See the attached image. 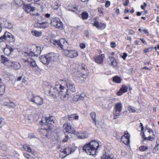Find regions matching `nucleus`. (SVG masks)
<instances>
[{
	"label": "nucleus",
	"mask_w": 159,
	"mask_h": 159,
	"mask_svg": "<svg viewBox=\"0 0 159 159\" xmlns=\"http://www.w3.org/2000/svg\"><path fill=\"white\" fill-rule=\"evenodd\" d=\"M62 84L59 81L56 82L54 87H50L49 93L51 96L54 98L58 96L64 101L68 99V95L67 94L66 89Z\"/></svg>",
	"instance_id": "f257e3e1"
},
{
	"label": "nucleus",
	"mask_w": 159,
	"mask_h": 159,
	"mask_svg": "<svg viewBox=\"0 0 159 159\" xmlns=\"http://www.w3.org/2000/svg\"><path fill=\"white\" fill-rule=\"evenodd\" d=\"M29 52H25L23 57L21 59V61L24 67L32 68L36 72H39V67L35 61L32 58Z\"/></svg>",
	"instance_id": "f03ea898"
},
{
	"label": "nucleus",
	"mask_w": 159,
	"mask_h": 159,
	"mask_svg": "<svg viewBox=\"0 0 159 159\" xmlns=\"http://www.w3.org/2000/svg\"><path fill=\"white\" fill-rule=\"evenodd\" d=\"M100 147L101 146L98 142L95 140H92L84 145L83 146V149L88 154L94 156Z\"/></svg>",
	"instance_id": "7ed1b4c3"
},
{
	"label": "nucleus",
	"mask_w": 159,
	"mask_h": 159,
	"mask_svg": "<svg viewBox=\"0 0 159 159\" xmlns=\"http://www.w3.org/2000/svg\"><path fill=\"white\" fill-rule=\"evenodd\" d=\"M1 62L2 63L9 68L15 70H18L21 67V65L19 63L14 62L10 61L7 58L2 55L1 56Z\"/></svg>",
	"instance_id": "20e7f679"
},
{
	"label": "nucleus",
	"mask_w": 159,
	"mask_h": 159,
	"mask_svg": "<svg viewBox=\"0 0 159 159\" xmlns=\"http://www.w3.org/2000/svg\"><path fill=\"white\" fill-rule=\"evenodd\" d=\"M55 118L53 116L49 117H43L40 122L42 123L43 126H47L48 129H52V125L54 122Z\"/></svg>",
	"instance_id": "39448f33"
},
{
	"label": "nucleus",
	"mask_w": 159,
	"mask_h": 159,
	"mask_svg": "<svg viewBox=\"0 0 159 159\" xmlns=\"http://www.w3.org/2000/svg\"><path fill=\"white\" fill-rule=\"evenodd\" d=\"M144 140H148L151 141L154 140V135L152 130L150 128H146L145 132L141 133Z\"/></svg>",
	"instance_id": "423d86ee"
},
{
	"label": "nucleus",
	"mask_w": 159,
	"mask_h": 159,
	"mask_svg": "<svg viewBox=\"0 0 159 159\" xmlns=\"http://www.w3.org/2000/svg\"><path fill=\"white\" fill-rule=\"evenodd\" d=\"M61 84H62V85L64 86L66 85L67 88L71 91L74 92L75 91V86L74 84L70 80L68 79L59 81Z\"/></svg>",
	"instance_id": "0eeeda50"
},
{
	"label": "nucleus",
	"mask_w": 159,
	"mask_h": 159,
	"mask_svg": "<svg viewBox=\"0 0 159 159\" xmlns=\"http://www.w3.org/2000/svg\"><path fill=\"white\" fill-rule=\"evenodd\" d=\"M53 43L57 46L60 47L63 51L66 50L68 46L67 42L64 39H61L59 40H54Z\"/></svg>",
	"instance_id": "6e6552de"
},
{
	"label": "nucleus",
	"mask_w": 159,
	"mask_h": 159,
	"mask_svg": "<svg viewBox=\"0 0 159 159\" xmlns=\"http://www.w3.org/2000/svg\"><path fill=\"white\" fill-rule=\"evenodd\" d=\"M63 53L66 56L72 58H76L78 56V52L74 50L66 49L63 51Z\"/></svg>",
	"instance_id": "1a4fd4ad"
},
{
	"label": "nucleus",
	"mask_w": 159,
	"mask_h": 159,
	"mask_svg": "<svg viewBox=\"0 0 159 159\" xmlns=\"http://www.w3.org/2000/svg\"><path fill=\"white\" fill-rule=\"evenodd\" d=\"M63 131L65 133H67L70 136L71 134H73L75 133L74 129L72 127L70 124L68 123L64 124L63 125Z\"/></svg>",
	"instance_id": "9d476101"
},
{
	"label": "nucleus",
	"mask_w": 159,
	"mask_h": 159,
	"mask_svg": "<svg viewBox=\"0 0 159 159\" xmlns=\"http://www.w3.org/2000/svg\"><path fill=\"white\" fill-rule=\"evenodd\" d=\"M81 72H78V77L79 78H83L86 79L88 76L89 71L87 69L85 65L83 64L81 67Z\"/></svg>",
	"instance_id": "9b49d317"
},
{
	"label": "nucleus",
	"mask_w": 159,
	"mask_h": 159,
	"mask_svg": "<svg viewBox=\"0 0 159 159\" xmlns=\"http://www.w3.org/2000/svg\"><path fill=\"white\" fill-rule=\"evenodd\" d=\"M27 52L30 53V55L31 56H37L41 52V47L39 46H35L33 49H31Z\"/></svg>",
	"instance_id": "f8f14e48"
},
{
	"label": "nucleus",
	"mask_w": 159,
	"mask_h": 159,
	"mask_svg": "<svg viewBox=\"0 0 159 159\" xmlns=\"http://www.w3.org/2000/svg\"><path fill=\"white\" fill-rule=\"evenodd\" d=\"M51 24L56 28H59L62 27L63 24L59 18H55L52 20Z\"/></svg>",
	"instance_id": "ddd939ff"
},
{
	"label": "nucleus",
	"mask_w": 159,
	"mask_h": 159,
	"mask_svg": "<svg viewBox=\"0 0 159 159\" xmlns=\"http://www.w3.org/2000/svg\"><path fill=\"white\" fill-rule=\"evenodd\" d=\"M31 102H34L38 105H41L43 104V99L39 96H34L30 99Z\"/></svg>",
	"instance_id": "4468645a"
},
{
	"label": "nucleus",
	"mask_w": 159,
	"mask_h": 159,
	"mask_svg": "<svg viewBox=\"0 0 159 159\" xmlns=\"http://www.w3.org/2000/svg\"><path fill=\"white\" fill-rule=\"evenodd\" d=\"M129 134L127 131H125L124 135L121 138V141L126 145L129 143Z\"/></svg>",
	"instance_id": "2eb2a0df"
},
{
	"label": "nucleus",
	"mask_w": 159,
	"mask_h": 159,
	"mask_svg": "<svg viewBox=\"0 0 159 159\" xmlns=\"http://www.w3.org/2000/svg\"><path fill=\"white\" fill-rule=\"evenodd\" d=\"M4 39L10 42H13L15 40L14 36L10 33L6 32L4 34Z\"/></svg>",
	"instance_id": "dca6fc26"
},
{
	"label": "nucleus",
	"mask_w": 159,
	"mask_h": 159,
	"mask_svg": "<svg viewBox=\"0 0 159 159\" xmlns=\"http://www.w3.org/2000/svg\"><path fill=\"white\" fill-rule=\"evenodd\" d=\"M47 55V59L49 63L56 60L57 59V55L54 53H50Z\"/></svg>",
	"instance_id": "f3484780"
},
{
	"label": "nucleus",
	"mask_w": 159,
	"mask_h": 159,
	"mask_svg": "<svg viewBox=\"0 0 159 159\" xmlns=\"http://www.w3.org/2000/svg\"><path fill=\"white\" fill-rule=\"evenodd\" d=\"M109 64L113 67L116 68L117 66V63L116 59L113 57H110L108 59Z\"/></svg>",
	"instance_id": "a211bd4d"
},
{
	"label": "nucleus",
	"mask_w": 159,
	"mask_h": 159,
	"mask_svg": "<svg viewBox=\"0 0 159 159\" xmlns=\"http://www.w3.org/2000/svg\"><path fill=\"white\" fill-rule=\"evenodd\" d=\"M93 25L99 29L102 30L105 28L106 25L104 23L99 22L98 21H95L93 23Z\"/></svg>",
	"instance_id": "6ab92c4d"
},
{
	"label": "nucleus",
	"mask_w": 159,
	"mask_h": 159,
	"mask_svg": "<svg viewBox=\"0 0 159 159\" xmlns=\"http://www.w3.org/2000/svg\"><path fill=\"white\" fill-rule=\"evenodd\" d=\"M104 57V55L102 54L94 57L95 61L98 64H102L103 63Z\"/></svg>",
	"instance_id": "aec40b11"
},
{
	"label": "nucleus",
	"mask_w": 159,
	"mask_h": 159,
	"mask_svg": "<svg viewBox=\"0 0 159 159\" xmlns=\"http://www.w3.org/2000/svg\"><path fill=\"white\" fill-rule=\"evenodd\" d=\"M27 115H26L25 117V120H30L31 119V116H34V114L36 113V110L34 109L31 111V114H30V111L28 110L27 111Z\"/></svg>",
	"instance_id": "412c9836"
},
{
	"label": "nucleus",
	"mask_w": 159,
	"mask_h": 159,
	"mask_svg": "<svg viewBox=\"0 0 159 159\" xmlns=\"http://www.w3.org/2000/svg\"><path fill=\"white\" fill-rule=\"evenodd\" d=\"M76 135L78 137L81 139H84L88 137V134L86 132L80 131L77 133Z\"/></svg>",
	"instance_id": "4be33fe9"
},
{
	"label": "nucleus",
	"mask_w": 159,
	"mask_h": 159,
	"mask_svg": "<svg viewBox=\"0 0 159 159\" xmlns=\"http://www.w3.org/2000/svg\"><path fill=\"white\" fill-rule=\"evenodd\" d=\"M128 89V87L126 86L123 85L119 91L117 93V95L119 96L121 95L123 93L127 91Z\"/></svg>",
	"instance_id": "5701e85b"
},
{
	"label": "nucleus",
	"mask_w": 159,
	"mask_h": 159,
	"mask_svg": "<svg viewBox=\"0 0 159 159\" xmlns=\"http://www.w3.org/2000/svg\"><path fill=\"white\" fill-rule=\"evenodd\" d=\"M51 129H48L47 126L44 128H41L40 130V133L43 134V136H45L48 137V131Z\"/></svg>",
	"instance_id": "b1692460"
},
{
	"label": "nucleus",
	"mask_w": 159,
	"mask_h": 159,
	"mask_svg": "<svg viewBox=\"0 0 159 159\" xmlns=\"http://www.w3.org/2000/svg\"><path fill=\"white\" fill-rule=\"evenodd\" d=\"M13 49L9 46L7 47L3 50V52L7 56H10V54L13 52Z\"/></svg>",
	"instance_id": "393cba45"
},
{
	"label": "nucleus",
	"mask_w": 159,
	"mask_h": 159,
	"mask_svg": "<svg viewBox=\"0 0 159 159\" xmlns=\"http://www.w3.org/2000/svg\"><path fill=\"white\" fill-rule=\"evenodd\" d=\"M34 19L36 21L39 22L42 21L44 19V16L39 13H37L34 16Z\"/></svg>",
	"instance_id": "a878e982"
},
{
	"label": "nucleus",
	"mask_w": 159,
	"mask_h": 159,
	"mask_svg": "<svg viewBox=\"0 0 159 159\" xmlns=\"http://www.w3.org/2000/svg\"><path fill=\"white\" fill-rule=\"evenodd\" d=\"M101 159H116V158L112 154H108L105 153L101 157Z\"/></svg>",
	"instance_id": "bb28decb"
},
{
	"label": "nucleus",
	"mask_w": 159,
	"mask_h": 159,
	"mask_svg": "<svg viewBox=\"0 0 159 159\" xmlns=\"http://www.w3.org/2000/svg\"><path fill=\"white\" fill-rule=\"evenodd\" d=\"M39 60L41 62L45 64H48L49 63L47 59V55L42 56L39 57Z\"/></svg>",
	"instance_id": "cd10ccee"
},
{
	"label": "nucleus",
	"mask_w": 159,
	"mask_h": 159,
	"mask_svg": "<svg viewBox=\"0 0 159 159\" xmlns=\"http://www.w3.org/2000/svg\"><path fill=\"white\" fill-rule=\"evenodd\" d=\"M122 109V105L120 102H117L115 104L114 110L121 112Z\"/></svg>",
	"instance_id": "c85d7f7f"
},
{
	"label": "nucleus",
	"mask_w": 159,
	"mask_h": 159,
	"mask_svg": "<svg viewBox=\"0 0 159 159\" xmlns=\"http://www.w3.org/2000/svg\"><path fill=\"white\" fill-rule=\"evenodd\" d=\"M71 152V149L69 148H65L61 152L62 153H64L66 155L65 157L70 154Z\"/></svg>",
	"instance_id": "c756f323"
},
{
	"label": "nucleus",
	"mask_w": 159,
	"mask_h": 159,
	"mask_svg": "<svg viewBox=\"0 0 159 159\" xmlns=\"http://www.w3.org/2000/svg\"><path fill=\"white\" fill-rule=\"evenodd\" d=\"M67 118L69 120H78L79 119V116L76 115L75 114L69 115Z\"/></svg>",
	"instance_id": "7c9ffc66"
},
{
	"label": "nucleus",
	"mask_w": 159,
	"mask_h": 159,
	"mask_svg": "<svg viewBox=\"0 0 159 159\" xmlns=\"http://www.w3.org/2000/svg\"><path fill=\"white\" fill-rule=\"evenodd\" d=\"M31 33L33 35L37 37H40L42 35L41 32L34 30H32Z\"/></svg>",
	"instance_id": "2f4dec72"
},
{
	"label": "nucleus",
	"mask_w": 159,
	"mask_h": 159,
	"mask_svg": "<svg viewBox=\"0 0 159 159\" xmlns=\"http://www.w3.org/2000/svg\"><path fill=\"white\" fill-rule=\"evenodd\" d=\"M5 90V86L3 83L0 82V95L3 94Z\"/></svg>",
	"instance_id": "473e14b6"
},
{
	"label": "nucleus",
	"mask_w": 159,
	"mask_h": 159,
	"mask_svg": "<svg viewBox=\"0 0 159 159\" xmlns=\"http://www.w3.org/2000/svg\"><path fill=\"white\" fill-rule=\"evenodd\" d=\"M121 115V112L115 110H114L113 116L114 119H116Z\"/></svg>",
	"instance_id": "72a5a7b5"
},
{
	"label": "nucleus",
	"mask_w": 159,
	"mask_h": 159,
	"mask_svg": "<svg viewBox=\"0 0 159 159\" xmlns=\"http://www.w3.org/2000/svg\"><path fill=\"white\" fill-rule=\"evenodd\" d=\"M122 80L120 77L116 76L113 78V81L116 83H120L121 81Z\"/></svg>",
	"instance_id": "f704fd0d"
},
{
	"label": "nucleus",
	"mask_w": 159,
	"mask_h": 159,
	"mask_svg": "<svg viewBox=\"0 0 159 159\" xmlns=\"http://www.w3.org/2000/svg\"><path fill=\"white\" fill-rule=\"evenodd\" d=\"M60 5L59 4L58 2L57 1L55 2L52 5V7L54 10H56L58 9L60 6Z\"/></svg>",
	"instance_id": "c9c22d12"
},
{
	"label": "nucleus",
	"mask_w": 159,
	"mask_h": 159,
	"mask_svg": "<svg viewBox=\"0 0 159 159\" xmlns=\"http://www.w3.org/2000/svg\"><path fill=\"white\" fill-rule=\"evenodd\" d=\"M40 25L41 29H44L48 27L49 24L47 22L44 21V22H41Z\"/></svg>",
	"instance_id": "e433bc0d"
},
{
	"label": "nucleus",
	"mask_w": 159,
	"mask_h": 159,
	"mask_svg": "<svg viewBox=\"0 0 159 159\" xmlns=\"http://www.w3.org/2000/svg\"><path fill=\"white\" fill-rule=\"evenodd\" d=\"M90 116L91 117L93 120L94 121V123L96 126H97V122L96 121V115L94 112H92L90 114Z\"/></svg>",
	"instance_id": "4c0bfd02"
},
{
	"label": "nucleus",
	"mask_w": 159,
	"mask_h": 159,
	"mask_svg": "<svg viewBox=\"0 0 159 159\" xmlns=\"http://www.w3.org/2000/svg\"><path fill=\"white\" fill-rule=\"evenodd\" d=\"M23 148L26 151L29 152H31L32 149L29 145L27 144H24L23 146Z\"/></svg>",
	"instance_id": "58836bf2"
},
{
	"label": "nucleus",
	"mask_w": 159,
	"mask_h": 159,
	"mask_svg": "<svg viewBox=\"0 0 159 159\" xmlns=\"http://www.w3.org/2000/svg\"><path fill=\"white\" fill-rule=\"evenodd\" d=\"M4 26L5 28L11 29L12 28L13 25L11 23H10L6 21L4 25Z\"/></svg>",
	"instance_id": "ea45409f"
},
{
	"label": "nucleus",
	"mask_w": 159,
	"mask_h": 159,
	"mask_svg": "<svg viewBox=\"0 0 159 159\" xmlns=\"http://www.w3.org/2000/svg\"><path fill=\"white\" fill-rule=\"evenodd\" d=\"M81 16L83 19H86L88 18V14L87 12H84L81 14Z\"/></svg>",
	"instance_id": "a19ab883"
},
{
	"label": "nucleus",
	"mask_w": 159,
	"mask_h": 159,
	"mask_svg": "<svg viewBox=\"0 0 159 159\" xmlns=\"http://www.w3.org/2000/svg\"><path fill=\"white\" fill-rule=\"evenodd\" d=\"M66 9L69 10L71 11H74L73 9L75 8L71 4H69L68 6L66 7Z\"/></svg>",
	"instance_id": "79ce46f5"
},
{
	"label": "nucleus",
	"mask_w": 159,
	"mask_h": 159,
	"mask_svg": "<svg viewBox=\"0 0 159 159\" xmlns=\"http://www.w3.org/2000/svg\"><path fill=\"white\" fill-rule=\"evenodd\" d=\"M128 110L130 112H134L136 111V110L134 107L132 106L128 107Z\"/></svg>",
	"instance_id": "37998d69"
},
{
	"label": "nucleus",
	"mask_w": 159,
	"mask_h": 159,
	"mask_svg": "<svg viewBox=\"0 0 159 159\" xmlns=\"http://www.w3.org/2000/svg\"><path fill=\"white\" fill-rule=\"evenodd\" d=\"M148 147L147 146L142 145L139 148L140 150L141 151H144L147 149Z\"/></svg>",
	"instance_id": "c03bdc74"
},
{
	"label": "nucleus",
	"mask_w": 159,
	"mask_h": 159,
	"mask_svg": "<svg viewBox=\"0 0 159 159\" xmlns=\"http://www.w3.org/2000/svg\"><path fill=\"white\" fill-rule=\"evenodd\" d=\"M152 50V47H149L147 48H145L143 50V52L145 53H147L151 51Z\"/></svg>",
	"instance_id": "a18cd8bd"
},
{
	"label": "nucleus",
	"mask_w": 159,
	"mask_h": 159,
	"mask_svg": "<svg viewBox=\"0 0 159 159\" xmlns=\"http://www.w3.org/2000/svg\"><path fill=\"white\" fill-rule=\"evenodd\" d=\"M5 124L4 119L2 118H0V128H1Z\"/></svg>",
	"instance_id": "49530a36"
},
{
	"label": "nucleus",
	"mask_w": 159,
	"mask_h": 159,
	"mask_svg": "<svg viewBox=\"0 0 159 159\" xmlns=\"http://www.w3.org/2000/svg\"><path fill=\"white\" fill-rule=\"evenodd\" d=\"M23 154L24 157L27 159H34L32 157L26 153H23Z\"/></svg>",
	"instance_id": "de8ad7c7"
},
{
	"label": "nucleus",
	"mask_w": 159,
	"mask_h": 159,
	"mask_svg": "<svg viewBox=\"0 0 159 159\" xmlns=\"http://www.w3.org/2000/svg\"><path fill=\"white\" fill-rule=\"evenodd\" d=\"M37 22L35 23L34 25V27L36 28H40V25L41 22Z\"/></svg>",
	"instance_id": "09e8293b"
},
{
	"label": "nucleus",
	"mask_w": 159,
	"mask_h": 159,
	"mask_svg": "<svg viewBox=\"0 0 159 159\" xmlns=\"http://www.w3.org/2000/svg\"><path fill=\"white\" fill-rule=\"evenodd\" d=\"M80 95H76L74 96L73 100L74 101H79Z\"/></svg>",
	"instance_id": "8fccbe9b"
},
{
	"label": "nucleus",
	"mask_w": 159,
	"mask_h": 159,
	"mask_svg": "<svg viewBox=\"0 0 159 159\" xmlns=\"http://www.w3.org/2000/svg\"><path fill=\"white\" fill-rule=\"evenodd\" d=\"M7 100L8 101H5L3 102V103L2 104V105L5 106H9L10 101L7 99Z\"/></svg>",
	"instance_id": "3c124183"
},
{
	"label": "nucleus",
	"mask_w": 159,
	"mask_h": 159,
	"mask_svg": "<svg viewBox=\"0 0 159 159\" xmlns=\"http://www.w3.org/2000/svg\"><path fill=\"white\" fill-rule=\"evenodd\" d=\"M85 96V94L83 93L80 94V97H79V100H83L84 97Z\"/></svg>",
	"instance_id": "603ef678"
},
{
	"label": "nucleus",
	"mask_w": 159,
	"mask_h": 159,
	"mask_svg": "<svg viewBox=\"0 0 159 159\" xmlns=\"http://www.w3.org/2000/svg\"><path fill=\"white\" fill-rule=\"evenodd\" d=\"M24 8L25 11L28 13L29 11V10L30 9V6L27 5H25L24 7Z\"/></svg>",
	"instance_id": "864d4df0"
},
{
	"label": "nucleus",
	"mask_w": 159,
	"mask_h": 159,
	"mask_svg": "<svg viewBox=\"0 0 159 159\" xmlns=\"http://www.w3.org/2000/svg\"><path fill=\"white\" fill-rule=\"evenodd\" d=\"M69 135L68 134V135H66V138L63 139L62 142L64 143L67 142L68 139V138L69 137ZM69 138H70V137H69Z\"/></svg>",
	"instance_id": "5fc2aeb1"
},
{
	"label": "nucleus",
	"mask_w": 159,
	"mask_h": 159,
	"mask_svg": "<svg viewBox=\"0 0 159 159\" xmlns=\"http://www.w3.org/2000/svg\"><path fill=\"white\" fill-rule=\"evenodd\" d=\"M111 47L113 48H115L116 46V44L115 42H112L110 44Z\"/></svg>",
	"instance_id": "6e6d98bb"
},
{
	"label": "nucleus",
	"mask_w": 159,
	"mask_h": 159,
	"mask_svg": "<svg viewBox=\"0 0 159 159\" xmlns=\"http://www.w3.org/2000/svg\"><path fill=\"white\" fill-rule=\"evenodd\" d=\"M8 107H9L14 108L15 107V105L13 102H10L9 106H8Z\"/></svg>",
	"instance_id": "4d7b16f0"
},
{
	"label": "nucleus",
	"mask_w": 159,
	"mask_h": 159,
	"mask_svg": "<svg viewBox=\"0 0 159 159\" xmlns=\"http://www.w3.org/2000/svg\"><path fill=\"white\" fill-rule=\"evenodd\" d=\"M143 5H142L141 6V8L143 10H144L145 7L147 6V4L146 3L144 2L143 3Z\"/></svg>",
	"instance_id": "13d9d810"
},
{
	"label": "nucleus",
	"mask_w": 159,
	"mask_h": 159,
	"mask_svg": "<svg viewBox=\"0 0 159 159\" xmlns=\"http://www.w3.org/2000/svg\"><path fill=\"white\" fill-rule=\"evenodd\" d=\"M80 47L82 49H84L85 48V45L83 43H81L80 44Z\"/></svg>",
	"instance_id": "bf43d9fd"
},
{
	"label": "nucleus",
	"mask_w": 159,
	"mask_h": 159,
	"mask_svg": "<svg viewBox=\"0 0 159 159\" xmlns=\"http://www.w3.org/2000/svg\"><path fill=\"white\" fill-rule=\"evenodd\" d=\"M158 146H159V138L157 139L156 140L155 147L157 148Z\"/></svg>",
	"instance_id": "052dcab7"
},
{
	"label": "nucleus",
	"mask_w": 159,
	"mask_h": 159,
	"mask_svg": "<svg viewBox=\"0 0 159 159\" xmlns=\"http://www.w3.org/2000/svg\"><path fill=\"white\" fill-rule=\"evenodd\" d=\"M110 2L109 1H107L105 4V6L106 7H108L110 5Z\"/></svg>",
	"instance_id": "680f3d73"
},
{
	"label": "nucleus",
	"mask_w": 159,
	"mask_h": 159,
	"mask_svg": "<svg viewBox=\"0 0 159 159\" xmlns=\"http://www.w3.org/2000/svg\"><path fill=\"white\" fill-rule=\"evenodd\" d=\"M126 155V152L123 150H122L121 153V155L122 156H125Z\"/></svg>",
	"instance_id": "e2e57ef3"
},
{
	"label": "nucleus",
	"mask_w": 159,
	"mask_h": 159,
	"mask_svg": "<svg viewBox=\"0 0 159 159\" xmlns=\"http://www.w3.org/2000/svg\"><path fill=\"white\" fill-rule=\"evenodd\" d=\"M127 55L126 53H123V55L122 56V57L124 60H125Z\"/></svg>",
	"instance_id": "0e129e2a"
},
{
	"label": "nucleus",
	"mask_w": 159,
	"mask_h": 159,
	"mask_svg": "<svg viewBox=\"0 0 159 159\" xmlns=\"http://www.w3.org/2000/svg\"><path fill=\"white\" fill-rule=\"evenodd\" d=\"M103 124V122H99L98 124L97 123V126H96L98 127H99L100 126H101Z\"/></svg>",
	"instance_id": "69168bd1"
},
{
	"label": "nucleus",
	"mask_w": 159,
	"mask_h": 159,
	"mask_svg": "<svg viewBox=\"0 0 159 159\" xmlns=\"http://www.w3.org/2000/svg\"><path fill=\"white\" fill-rule=\"evenodd\" d=\"M140 40H141L142 42L145 45L147 44V43L145 41L144 39H140Z\"/></svg>",
	"instance_id": "338daca9"
},
{
	"label": "nucleus",
	"mask_w": 159,
	"mask_h": 159,
	"mask_svg": "<svg viewBox=\"0 0 159 159\" xmlns=\"http://www.w3.org/2000/svg\"><path fill=\"white\" fill-rule=\"evenodd\" d=\"M14 1L15 3L17 4H20L21 1V0H14Z\"/></svg>",
	"instance_id": "774afa93"
}]
</instances>
